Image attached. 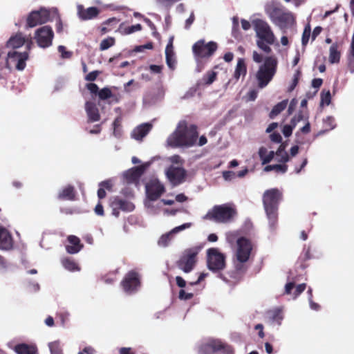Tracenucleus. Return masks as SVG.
<instances>
[{
    "label": "nucleus",
    "mask_w": 354,
    "mask_h": 354,
    "mask_svg": "<svg viewBox=\"0 0 354 354\" xmlns=\"http://www.w3.org/2000/svg\"><path fill=\"white\" fill-rule=\"evenodd\" d=\"M310 32H311L310 27L309 25H308L304 28V32L302 34V37H301V43L304 46H305L308 44V42L309 41V38L310 37Z\"/></svg>",
    "instance_id": "nucleus-41"
},
{
    "label": "nucleus",
    "mask_w": 354,
    "mask_h": 354,
    "mask_svg": "<svg viewBox=\"0 0 354 354\" xmlns=\"http://www.w3.org/2000/svg\"><path fill=\"white\" fill-rule=\"evenodd\" d=\"M115 39L114 37H109L106 39L102 40L100 44V50H105L109 48L110 47L115 45Z\"/></svg>",
    "instance_id": "nucleus-38"
},
{
    "label": "nucleus",
    "mask_w": 354,
    "mask_h": 354,
    "mask_svg": "<svg viewBox=\"0 0 354 354\" xmlns=\"http://www.w3.org/2000/svg\"><path fill=\"white\" fill-rule=\"evenodd\" d=\"M166 176L172 185H178L185 180L186 171L182 167L170 166L166 171Z\"/></svg>",
    "instance_id": "nucleus-18"
},
{
    "label": "nucleus",
    "mask_w": 354,
    "mask_h": 354,
    "mask_svg": "<svg viewBox=\"0 0 354 354\" xmlns=\"http://www.w3.org/2000/svg\"><path fill=\"white\" fill-rule=\"evenodd\" d=\"M253 244L252 241L244 236H241L236 240V250L235 257L240 261L249 260Z\"/></svg>",
    "instance_id": "nucleus-13"
},
{
    "label": "nucleus",
    "mask_w": 354,
    "mask_h": 354,
    "mask_svg": "<svg viewBox=\"0 0 354 354\" xmlns=\"http://www.w3.org/2000/svg\"><path fill=\"white\" fill-rule=\"evenodd\" d=\"M202 248L203 245H195L185 249L176 261V266L185 273L192 272L198 262V255Z\"/></svg>",
    "instance_id": "nucleus-5"
},
{
    "label": "nucleus",
    "mask_w": 354,
    "mask_h": 354,
    "mask_svg": "<svg viewBox=\"0 0 354 354\" xmlns=\"http://www.w3.org/2000/svg\"><path fill=\"white\" fill-rule=\"evenodd\" d=\"M207 266L213 272H219L226 267V256L217 248L207 250Z\"/></svg>",
    "instance_id": "nucleus-8"
},
{
    "label": "nucleus",
    "mask_w": 354,
    "mask_h": 354,
    "mask_svg": "<svg viewBox=\"0 0 354 354\" xmlns=\"http://www.w3.org/2000/svg\"><path fill=\"white\" fill-rule=\"evenodd\" d=\"M26 43V39L21 33H17L11 37L7 41L6 46L13 48H17L22 46Z\"/></svg>",
    "instance_id": "nucleus-30"
},
{
    "label": "nucleus",
    "mask_w": 354,
    "mask_h": 354,
    "mask_svg": "<svg viewBox=\"0 0 354 354\" xmlns=\"http://www.w3.org/2000/svg\"><path fill=\"white\" fill-rule=\"evenodd\" d=\"M194 20H195V15H194V13L192 12L190 14L189 18L185 21V28L189 29L190 26L194 23Z\"/></svg>",
    "instance_id": "nucleus-57"
},
{
    "label": "nucleus",
    "mask_w": 354,
    "mask_h": 354,
    "mask_svg": "<svg viewBox=\"0 0 354 354\" xmlns=\"http://www.w3.org/2000/svg\"><path fill=\"white\" fill-rule=\"evenodd\" d=\"M95 213L99 216H104V207L100 202H99L95 207Z\"/></svg>",
    "instance_id": "nucleus-61"
},
{
    "label": "nucleus",
    "mask_w": 354,
    "mask_h": 354,
    "mask_svg": "<svg viewBox=\"0 0 354 354\" xmlns=\"http://www.w3.org/2000/svg\"><path fill=\"white\" fill-rule=\"evenodd\" d=\"M197 129L196 125H188L186 121H180L172 135L171 145L174 147H192L194 145L198 137Z\"/></svg>",
    "instance_id": "nucleus-2"
},
{
    "label": "nucleus",
    "mask_w": 354,
    "mask_h": 354,
    "mask_svg": "<svg viewBox=\"0 0 354 354\" xmlns=\"http://www.w3.org/2000/svg\"><path fill=\"white\" fill-rule=\"evenodd\" d=\"M54 32L50 26H44L38 28L35 33V39L37 45L43 48L52 45Z\"/></svg>",
    "instance_id": "nucleus-12"
},
{
    "label": "nucleus",
    "mask_w": 354,
    "mask_h": 354,
    "mask_svg": "<svg viewBox=\"0 0 354 354\" xmlns=\"http://www.w3.org/2000/svg\"><path fill=\"white\" fill-rule=\"evenodd\" d=\"M243 277H244V275L238 272L234 269L227 272L225 275H223V274L220 275V277L223 281H225V282H227V283H229L230 285L237 284L239 282H240L243 279Z\"/></svg>",
    "instance_id": "nucleus-26"
},
{
    "label": "nucleus",
    "mask_w": 354,
    "mask_h": 354,
    "mask_svg": "<svg viewBox=\"0 0 354 354\" xmlns=\"http://www.w3.org/2000/svg\"><path fill=\"white\" fill-rule=\"evenodd\" d=\"M252 59L256 63H261L263 60L262 55L255 50L252 53Z\"/></svg>",
    "instance_id": "nucleus-62"
},
{
    "label": "nucleus",
    "mask_w": 354,
    "mask_h": 354,
    "mask_svg": "<svg viewBox=\"0 0 354 354\" xmlns=\"http://www.w3.org/2000/svg\"><path fill=\"white\" fill-rule=\"evenodd\" d=\"M86 88L90 91L91 93L98 95L99 93V87L95 83H88L86 85Z\"/></svg>",
    "instance_id": "nucleus-49"
},
{
    "label": "nucleus",
    "mask_w": 354,
    "mask_h": 354,
    "mask_svg": "<svg viewBox=\"0 0 354 354\" xmlns=\"http://www.w3.org/2000/svg\"><path fill=\"white\" fill-rule=\"evenodd\" d=\"M166 55V62H167V64L168 66V67L171 69V70H174L175 68V66H176V59L174 57V53H169L167 52V54Z\"/></svg>",
    "instance_id": "nucleus-42"
},
{
    "label": "nucleus",
    "mask_w": 354,
    "mask_h": 354,
    "mask_svg": "<svg viewBox=\"0 0 354 354\" xmlns=\"http://www.w3.org/2000/svg\"><path fill=\"white\" fill-rule=\"evenodd\" d=\"M163 65H155L151 64L149 66V69L151 72L154 73H161L163 69Z\"/></svg>",
    "instance_id": "nucleus-58"
},
{
    "label": "nucleus",
    "mask_w": 354,
    "mask_h": 354,
    "mask_svg": "<svg viewBox=\"0 0 354 354\" xmlns=\"http://www.w3.org/2000/svg\"><path fill=\"white\" fill-rule=\"evenodd\" d=\"M97 95L100 100H104L110 98L112 96V93L110 88H103L99 91Z\"/></svg>",
    "instance_id": "nucleus-43"
},
{
    "label": "nucleus",
    "mask_w": 354,
    "mask_h": 354,
    "mask_svg": "<svg viewBox=\"0 0 354 354\" xmlns=\"http://www.w3.org/2000/svg\"><path fill=\"white\" fill-rule=\"evenodd\" d=\"M288 102V100H284L274 105L269 114L270 118H274L283 111L286 108Z\"/></svg>",
    "instance_id": "nucleus-33"
},
{
    "label": "nucleus",
    "mask_w": 354,
    "mask_h": 354,
    "mask_svg": "<svg viewBox=\"0 0 354 354\" xmlns=\"http://www.w3.org/2000/svg\"><path fill=\"white\" fill-rule=\"evenodd\" d=\"M12 238L10 232L4 227H0V249L8 250L12 248Z\"/></svg>",
    "instance_id": "nucleus-24"
},
{
    "label": "nucleus",
    "mask_w": 354,
    "mask_h": 354,
    "mask_svg": "<svg viewBox=\"0 0 354 354\" xmlns=\"http://www.w3.org/2000/svg\"><path fill=\"white\" fill-rule=\"evenodd\" d=\"M29 58L28 51L19 53L16 50L10 51L8 53L7 59L5 62V67L10 71L12 69V64L15 65L17 71H23L26 66V61Z\"/></svg>",
    "instance_id": "nucleus-10"
},
{
    "label": "nucleus",
    "mask_w": 354,
    "mask_h": 354,
    "mask_svg": "<svg viewBox=\"0 0 354 354\" xmlns=\"http://www.w3.org/2000/svg\"><path fill=\"white\" fill-rule=\"evenodd\" d=\"M14 351L17 354H38V350L36 345L28 344L26 343H21L15 345Z\"/></svg>",
    "instance_id": "nucleus-27"
},
{
    "label": "nucleus",
    "mask_w": 354,
    "mask_h": 354,
    "mask_svg": "<svg viewBox=\"0 0 354 354\" xmlns=\"http://www.w3.org/2000/svg\"><path fill=\"white\" fill-rule=\"evenodd\" d=\"M338 48L337 43L333 44L330 47L329 62L331 64L339 62L341 54Z\"/></svg>",
    "instance_id": "nucleus-32"
},
{
    "label": "nucleus",
    "mask_w": 354,
    "mask_h": 354,
    "mask_svg": "<svg viewBox=\"0 0 354 354\" xmlns=\"http://www.w3.org/2000/svg\"><path fill=\"white\" fill-rule=\"evenodd\" d=\"M68 241L69 244L66 245V250L69 254H76L83 248V245L81 243L80 239L76 236H68Z\"/></svg>",
    "instance_id": "nucleus-25"
},
{
    "label": "nucleus",
    "mask_w": 354,
    "mask_h": 354,
    "mask_svg": "<svg viewBox=\"0 0 354 354\" xmlns=\"http://www.w3.org/2000/svg\"><path fill=\"white\" fill-rule=\"evenodd\" d=\"M50 20V12L41 8L39 10L32 11L26 19V28H33L37 25L43 24Z\"/></svg>",
    "instance_id": "nucleus-14"
},
{
    "label": "nucleus",
    "mask_w": 354,
    "mask_h": 354,
    "mask_svg": "<svg viewBox=\"0 0 354 354\" xmlns=\"http://www.w3.org/2000/svg\"><path fill=\"white\" fill-rule=\"evenodd\" d=\"M142 29V26L139 24L136 25H133L131 26L125 27L123 30V32L126 35L131 34L134 32L139 31Z\"/></svg>",
    "instance_id": "nucleus-46"
},
{
    "label": "nucleus",
    "mask_w": 354,
    "mask_h": 354,
    "mask_svg": "<svg viewBox=\"0 0 354 354\" xmlns=\"http://www.w3.org/2000/svg\"><path fill=\"white\" fill-rule=\"evenodd\" d=\"M295 287L294 282H288L285 286V294L290 295L292 289Z\"/></svg>",
    "instance_id": "nucleus-63"
},
{
    "label": "nucleus",
    "mask_w": 354,
    "mask_h": 354,
    "mask_svg": "<svg viewBox=\"0 0 354 354\" xmlns=\"http://www.w3.org/2000/svg\"><path fill=\"white\" fill-rule=\"evenodd\" d=\"M288 169V166L285 164L283 165H267L264 167V171L266 172L274 170L277 172L285 173Z\"/></svg>",
    "instance_id": "nucleus-37"
},
{
    "label": "nucleus",
    "mask_w": 354,
    "mask_h": 354,
    "mask_svg": "<svg viewBox=\"0 0 354 354\" xmlns=\"http://www.w3.org/2000/svg\"><path fill=\"white\" fill-rule=\"evenodd\" d=\"M297 104V99L293 98L290 101L289 106H288V113L289 115H291L293 113V111H294Z\"/></svg>",
    "instance_id": "nucleus-60"
},
{
    "label": "nucleus",
    "mask_w": 354,
    "mask_h": 354,
    "mask_svg": "<svg viewBox=\"0 0 354 354\" xmlns=\"http://www.w3.org/2000/svg\"><path fill=\"white\" fill-rule=\"evenodd\" d=\"M146 169V166L144 165L132 167L127 170L124 176L128 183H136L139 180L141 176L144 174Z\"/></svg>",
    "instance_id": "nucleus-20"
},
{
    "label": "nucleus",
    "mask_w": 354,
    "mask_h": 354,
    "mask_svg": "<svg viewBox=\"0 0 354 354\" xmlns=\"http://www.w3.org/2000/svg\"><path fill=\"white\" fill-rule=\"evenodd\" d=\"M349 64L354 65V39L352 37L351 49L348 57Z\"/></svg>",
    "instance_id": "nucleus-52"
},
{
    "label": "nucleus",
    "mask_w": 354,
    "mask_h": 354,
    "mask_svg": "<svg viewBox=\"0 0 354 354\" xmlns=\"http://www.w3.org/2000/svg\"><path fill=\"white\" fill-rule=\"evenodd\" d=\"M145 189L147 196L151 201L158 199L165 191L164 185L157 180H150L147 183Z\"/></svg>",
    "instance_id": "nucleus-17"
},
{
    "label": "nucleus",
    "mask_w": 354,
    "mask_h": 354,
    "mask_svg": "<svg viewBox=\"0 0 354 354\" xmlns=\"http://www.w3.org/2000/svg\"><path fill=\"white\" fill-rule=\"evenodd\" d=\"M51 354H62V351L58 342H50L48 344Z\"/></svg>",
    "instance_id": "nucleus-44"
},
{
    "label": "nucleus",
    "mask_w": 354,
    "mask_h": 354,
    "mask_svg": "<svg viewBox=\"0 0 354 354\" xmlns=\"http://www.w3.org/2000/svg\"><path fill=\"white\" fill-rule=\"evenodd\" d=\"M268 13L272 23L281 29L287 28L295 22L292 13L285 11L281 8L272 7Z\"/></svg>",
    "instance_id": "nucleus-9"
},
{
    "label": "nucleus",
    "mask_w": 354,
    "mask_h": 354,
    "mask_svg": "<svg viewBox=\"0 0 354 354\" xmlns=\"http://www.w3.org/2000/svg\"><path fill=\"white\" fill-rule=\"evenodd\" d=\"M298 82H299V71H297V74H295L294 75L292 84H290V86L288 88L289 92H291L295 89V88L297 86V85L298 84Z\"/></svg>",
    "instance_id": "nucleus-55"
},
{
    "label": "nucleus",
    "mask_w": 354,
    "mask_h": 354,
    "mask_svg": "<svg viewBox=\"0 0 354 354\" xmlns=\"http://www.w3.org/2000/svg\"><path fill=\"white\" fill-rule=\"evenodd\" d=\"M217 48L215 41L205 43L204 39H200L193 45L192 51L197 58H207L213 55Z\"/></svg>",
    "instance_id": "nucleus-11"
},
{
    "label": "nucleus",
    "mask_w": 354,
    "mask_h": 354,
    "mask_svg": "<svg viewBox=\"0 0 354 354\" xmlns=\"http://www.w3.org/2000/svg\"><path fill=\"white\" fill-rule=\"evenodd\" d=\"M62 263L63 266L69 271H75L80 270L76 262L69 258L64 259Z\"/></svg>",
    "instance_id": "nucleus-36"
},
{
    "label": "nucleus",
    "mask_w": 354,
    "mask_h": 354,
    "mask_svg": "<svg viewBox=\"0 0 354 354\" xmlns=\"http://www.w3.org/2000/svg\"><path fill=\"white\" fill-rule=\"evenodd\" d=\"M278 66V59L274 55L265 57L263 63L259 66L256 73L257 85L259 88H263L272 81L275 75Z\"/></svg>",
    "instance_id": "nucleus-4"
},
{
    "label": "nucleus",
    "mask_w": 354,
    "mask_h": 354,
    "mask_svg": "<svg viewBox=\"0 0 354 354\" xmlns=\"http://www.w3.org/2000/svg\"><path fill=\"white\" fill-rule=\"evenodd\" d=\"M78 16L82 20H89L95 18L99 15V10L96 7H90L85 9L83 6H78Z\"/></svg>",
    "instance_id": "nucleus-23"
},
{
    "label": "nucleus",
    "mask_w": 354,
    "mask_h": 354,
    "mask_svg": "<svg viewBox=\"0 0 354 354\" xmlns=\"http://www.w3.org/2000/svg\"><path fill=\"white\" fill-rule=\"evenodd\" d=\"M140 285L138 274L135 271H130L126 274L121 281V286L124 292L132 293L137 290Z\"/></svg>",
    "instance_id": "nucleus-16"
},
{
    "label": "nucleus",
    "mask_w": 354,
    "mask_h": 354,
    "mask_svg": "<svg viewBox=\"0 0 354 354\" xmlns=\"http://www.w3.org/2000/svg\"><path fill=\"white\" fill-rule=\"evenodd\" d=\"M109 205L112 209V214L115 217L119 216L120 210L132 212L135 208L133 203L119 196L111 197L109 200Z\"/></svg>",
    "instance_id": "nucleus-15"
},
{
    "label": "nucleus",
    "mask_w": 354,
    "mask_h": 354,
    "mask_svg": "<svg viewBox=\"0 0 354 354\" xmlns=\"http://www.w3.org/2000/svg\"><path fill=\"white\" fill-rule=\"evenodd\" d=\"M85 111L88 116V122L93 123L100 120V114L96 104L90 101L85 103Z\"/></svg>",
    "instance_id": "nucleus-22"
},
{
    "label": "nucleus",
    "mask_w": 354,
    "mask_h": 354,
    "mask_svg": "<svg viewBox=\"0 0 354 354\" xmlns=\"http://www.w3.org/2000/svg\"><path fill=\"white\" fill-rule=\"evenodd\" d=\"M331 100V95L329 91L324 93V91H322L321 93V102L322 104H326V105H328L330 103Z\"/></svg>",
    "instance_id": "nucleus-48"
},
{
    "label": "nucleus",
    "mask_w": 354,
    "mask_h": 354,
    "mask_svg": "<svg viewBox=\"0 0 354 354\" xmlns=\"http://www.w3.org/2000/svg\"><path fill=\"white\" fill-rule=\"evenodd\" d=\"M293 127L292 125L286 124L283 126L282 133L285 137L288 138L292 135Z\"/></svg>",
    "instance_id": "nucleus-53"
},
{
    "label": "nucleus",
    "mask_w": 354,
    "mask_h": 354,
    "mask_svg": "<svg viewBox=\"0 0 354 354\" xmlns=\"http://www.w3.org/2000/svg\"><path fill=\"white\" fill-rule=\"evenodd\" d=\"M221 352L224 354H232L233 348L223 342L221 339L210 338L202 342L198 347L199 354H214Z\"/></svg>",
    "instance_id": "nucleus-7"
},
{
    "label": "nucleus",
    "mask_w": 354,
    "mask_h": 354,
    "mask_svg": "<svg viewBox=\"0 0 354 354\" xmlns=\"http://www.w3.org/2000/svg\"><path fill=\"white\" fill-rule=\"evenodd\" d=\"M191 226L190 223H186L181 225L174 227L169 232L162 234L158 241V245L160 247H167L171 242L173 234L178 233L185 229L189 228Z\"/></svg>",
    "instance_id": "nucleus-19"
},
{
    "label": "nucleus",
    "mask_w": 354,
    "mask_h": 354,
    "mask_svg": "<svg viewBox=\"0 0 354 354\" xmlns=\"http://www.w3.org/2000/svg\"><path fill=\"white\" fill-rule=\"evenodd\" d=\"M99 186L101 187H104V189H107L108 191H111L113 185H112L111 180H104V181L101 182L99 184Z\"/></svg>",
    "instance_id": "nucleus-59"
},
{
    "label": "nucleus",
    "mask_w": 354,
    "mask_h": 354,
    "mask_svg": "<svg viewBox=\"0 0 354 354\" xmlns=\"http://www.w3.org/2000/svg\"><path fill=\"white\" fill-rule=\"evenodd\" d=\"M216 78V73L214 71H209L205 75L203 80L206 84H212Z\"/></svg>",
    "instance_id": "nucleus-45"
},
{
    "label": "nucleus",
    "mask_w": 354,
    "mask_h": 354,
    "mask_svg": "<svg viewBox=\"0 0 354 354\" xmlns=\"http://www.w3.org/2000/svg\"><path fill=\"white\" fill-rule=\"evenodd\" d=\"M246 74L247 66L245 64V60L243 58H239L233 77L236 80V82H237L241 76L245 77Z\"/></svg>",
    "instance_id": "nucleus-29"
},
{
    "label": "nucleus",
    "mask_w": 354,
    "mask_h": 354,
    "mask_svg": "<svg viewBox=\"0 0 354 354\" xmlns=\"http://www.w3.org/2000/svg\"><path fill=\"white\" fill-rule=\"evenodd\" d=\"M236 214L235 208L228 204L215 205L205 216V219L211 220L216 223L230 222Z\"/></svg>",
    "instance_id": "nucleus-6"
},
{
    "label": "nucleus",
    "mask_w": 354,
    "mask_h": 354,
    "mask_svg": "<svg viewBox=\"0 0 354 354\" xmlns=\"http://www.w3.org/2000/svg\"><path fill=\"white\" fill-rule=\"evenodd\" d=\"M194 297V294L193 293H189V292H186L184 290L181 289L180 291H179V295H178V297L180 299H183V300H189L191 299H192Z\"/></svg>",
    "instance_id": "nucleus-50"
},
{
    "label": "nucleus",
    "mask_w": 354,
    "mask_h": 354,
    "mask_svg": "<svg viewBox=\"0 0 354 354\" xmlns=\"http://www.w3.org/2000/svg\"><path fill=\"white\" fill-rule=\"evenodd\" d=\"M176 285L180 288H185L186 286L185 280L180 276H177L176 277Z\"/></svg>",
    "instance_id": "nucleus-64"
},
{
    "label": "nucleus",
    "mask_w": 354,
    "mask_h": 354,
    "mask_svg": "<svg viewBox=\"0 0 354 354\" xmlns=\"http://www.w3.org/2000/svg\"><path fill=\"white\" fill-rule=\"evenodd\" d=\"M252 25L256 32L257 46L267 54L272 52L270 45H272L275 41V36L270 25L264 20L255 19L252 20Z\"/></svg>",
    "instance_id": "nucleus-3"
},
{
    "label": "nucleus",
    "mask_w": 354,
    "mask_h": 354,
    "mask_svg": "<svg viewBox=\"0 0 354 354\" xmlns=\"http://www.w3.org/2000/svg\"><path fill=\"white\" fill-rule=\"evenodd\" d=\"M57 198L59 201H75L76 199V191L72 185L64 187L57 194Z\"/></svg>",
    "instance_id": "nucleus-21"
},
{
    "label": "nucleus",
    "mask_w": 354,
    "mask_h": 354,
    "mask_svg": "<svg viewBox=\"0 0 354 354\" xmlns=\"http://www.w3.org/2000/svg\"><path fill=\"white\" fill-rule=\"evenodd\" d=\"M248 261V260H244L242 261L236 259L235 257V259L234 260V269L243 275H245L248 269V266L247 265Z\"/></svg>",
    "instance_id": "nucleus-34"
},
{
    "label": "nucleus",
    "mask_w": 354,
    "mask_h": 354,
    "mask_svg": "<svg viewBox=\"0 0 354 354\" xmlns=\"http://www.w3.org/2000/svg\"><path fill=\"white\" fill-rule=\"evenodd\" d=\"M285 146L283 144H281L277 151L274 152L275 155L277 157H279L278 161L281 162H286L289 160V156L287 152L285 151Z\"/></svg>",
    "instance_id": "nucleus-35"
},
{
    "label": "nucleus",
    "mask_w": 354,
    "mask_h": 354,
    "mask_svg": "<svg viewBox=\"0 0 354 354\" xmlns=\"http://www.w3.org/2000/svg\"><path fill=\"white\" fill-rule=\"evenodd\" d=\"M306 284L305 283L299 284L295 287V290L293 292V298L296 299L299 295H300L306 289Z\"/></svg>",
    "instance_id": "nucleus-47"
},
{
    "label": "nucleus",
    "mask_w": 354,
    "mask_h": 354,
    "mask_svg": "<svg viewBox=\"0 0 354 354\" xmlns=\"http://www.w3.org/2000/svg\"><path fill=\"white\" fill-rule=\"evenodd\" d=\"M58 51L61 53L62 58H69L71 56V53L66 51V48L64 46H59Z\"/></svg>",
    "instance_id": "nucleus-54"
},
{
    "label": "nucleus",
    "mask_w": 354,
    "mask_h": 354,
    "mask_svg": "<svg viewBox=\"0 0 354 354\" xmlns=\"http://www.w3.org/2000/svg\"><path fill=\"white\" fill-rule=\"evenodd\" d=\"M239 232L238 231H231L226 233V240L230 245L236 243V240L239 239Z\"/></svg>",
    "instance_id": "nucleus-40"
},
{
    "label": "nucleus",
    "mask_w": 354,
    "mask_h": 354,
    "mask_svg": "<svg viewBox=\"0 0 354 354\" xmlns=\"http://www.w3.org/2000/svg\"><path fill=\"white\" fill-rule=\"evenodd\" d=\"M100 73V72L98 71H93L88 73L85 76V80L88 82L95 81L97 79V77Z\"/></svg>",
    "instance_id": "nucleus-51"
},
{
    "label": "nucleus",
    "mask_w": 354,
    "mask_h": 354,
    "mask_svg": "<svg viewBox=\"0 0 354 354\" xmlns=\"http://www.w3.org/2000/svg\"><path fill=\"white\" fill-rule=\"evenodd\" d=\"M270 140L276 143H280L282 140L281 136L279 133L274 132L270 136Z\"/></svg>",
    "instance_id": "nucleus-56"
},
{
    "label": "nucleus",
    "mask_w": 354,
    "mask_h": 354,
    "mask_svg": "<svg viewBox=\"0 0 354 354\" xmlns=\"http://www.w3.org/2000/svg\"><path fill=\"white\" fill-rule=\"evenodd\" d=\"M282 198V192L277 188L267 189L263 194V205L272 230H275L278 225V209Z\"/></svg>",
    "instance_id": "nucleus-1"
},
{
    "label": "nucleus",
    "mask_w": 354,
    "mask_h": 354,
    "mask_svg": "<svg viewBox=\"0 0 354 354\" xmlns=\"http://www.w3.org/2000/svg\"><path fill=\"white\" fill-rule=\"evenodd\" d=\"M151 129L150 124H143L136 127L132 132V137L137 140H142L149 132Z\"/></svg>",
    "instance_id": "nucleus-28"
},
{
    "label": "nucleus",
    "mask_w": 354,
    "mask_h": 354,
    "mask_svg": "<svg viewBox=\"0 0 354 354\" xmlns=\"http://www.w3.org/2000/svg\"><path fill=\"white\" fill-rule=\"evenodd\" d=\"M270 317L273 322H276L278 324H281L283 319L282 311L279 309H275L269 313Z\"/></svg>",
    "instance_id": "nucleus-39"
},
{
    "label": "nucleus",
    "mask_w": 354,
    "mask_h": 354,
    "mask_svg": "<svg viewBox=\"0 0 354 354\" xmlns=\"http://www.w3.org/2000/svg\"><path fill=\"white\" fill-rule=\"evenodd\" d=\"M259 156L262 161V165L269 163L274 157V152L273 151H268V149L261 147L259 149Z\"/></svg>",
    "instance_id": "nucleus-31"
}]
</instances>
